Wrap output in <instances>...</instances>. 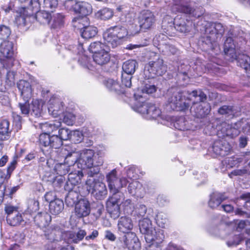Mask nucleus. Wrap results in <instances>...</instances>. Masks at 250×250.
<instances>
[{
	"mask_svg": "<svg viewBox=\"0 0 250 250\" xmlns=\"http://www.w3.org/2000/svg\"><path fill=\"white\" fill-rule=\"evenodd\" d=\"M188 99L193 101V105L190 110L195 113L198 118H202L208 115L210 112V106L207 103L204 102L206 95L201 91L194 90L188 93Z\"/></svg>",
	"mask_w": 250,
	"mask_h": 250,
	"instance_id": "nucleus-1",
	"label": "nucleus"
},
{
	"mask_svg": "<svg viewBox=\"0 0 250 250\" xmlns=\"http://www.w3.org/2000/svg\"><path fill=\"white\" fill-rule=\"evenodd\" d=\"M140 231L145 234L146 242L152 245L158 246L163 241L165 235L163 230H156L152 226L151 221L148 218H144L139 223Z\"/></svg>",
	"mask_w": 250,
	"mask_h": 250,
	"instance_id": "nucleus-2",
	"label": "nucleus"
},
{
	"mask_svg": "<svg viewBox=\"0 0 250 250\" xmlns=\"http://www.w3.org/2000/svg\"><path fill=\"white\" fill-rule=\"evenodd\" d=\"M128 31L124 27L116 26L107 29L103 34V38L109 47L115 48L128 36Z\"/></svg>",
	"mask_w": 250,
	"mask_h": 250,
	"instance_id": "nucleus-3",
	"label": "nucleus"
},
{
	"mask_svg": "<svg viewBox=\"0 0 250 250\" xmlns=\"http://www.w3.org/2000/svg\"><path fill=\"white\" fill-rule=\"evenodd\" d=\"M104 163L103 158L93 150L85 149L80 152L79 159L76 164L79 169L90 168L94 165L102 166Z\"/></svg>",
	"mask_w": 250,
	"mask_h": 250,
	"instance_id": "nucleus-4",
	"label": "nucleus"
},
{
	"mask_svg": "<svg viewBox=\"0 0 250 250\" xmlns=\"http://www.w3.org/2000/svg\"><path fill=\"white\" fill-rule=\"evenodd\" d=\"M167 66L164 60L158 57L147 63L144 69V74L147 79L154 78L158 76H162L166 73Z\"/></svg>",
	"mask_w": 250,
	"mask_h": 250,
	"instance_id": "nucleus-5",
	"label": "nucleus"
},
{
	"mask_svg": "<svg viewBox=\"0 0 250 250\" xmlns=\"http://www.w3.org/2000/svg\"><path fill=\"white\" fill-rule=\"evenodd\" d=\"M15 62V54L13 43L4 41L0 46V62L6 69L11 68Z\"/></svg>",
	"mask_w": 250,
	"mask_h": 250,
	"instance_id": "nucleus-6",
	"label": "nucleus"
},
{
	"mask_svg": "<svg viewBox=\"0 0 250 250\" xmlns=\"http://www.w3.org/2000/svg\"><path fill=\"white\" fill-rule=\"evenodd\" d=\"M142 100L137 101L133 109L137 112L142 114L146 119L150 120L156 119L161 114V110L155 105Z\"/></svg>",
	"mask_w": 250,
	"mask_h": 250,
	"instance_id": "nucleus-7",
	"label": "nucleus"
},
{
	"mask_svg": "<svg viewBox=\"0 0 250 250\" xmlns=\"http://www.w3.org/2000/svg\"><path fill=\"white\" fill-rule=\"evenodd\" d=\"M183 93L178 91H172L169 90L167 94V105L172 110H184L188 108L190 103L187 102L183 98Z\"/></svg>",
	"mask_w": 250,
	"mask_h": 250,
	"instance_id": "nucleus-8",
	"label": "nucleus"
},
{
	"mask_svg": "<svg viewBox=\"0 0 250 250\" xmlns=\"http://www.w3.org/2000/svg\"><path fill=\"white\" fill-rule=\"evenodd\" d=\"M86 188L89 192H91L99 200L103 199L107 194L105 184L99 180L88 179L86 182Z\"/></svg>",
	"mask_w": 250,
	"mask_h": 250,
	"instance_id": "nucleus-9",
	"label": "nucleus"
},
{
	"mask_svg": "<svg viewBox=\"0 0 250 250\" xmlns=\"http://www.w3.org/2000/svg\"><path fill=\"white\" fill-rule=\"evenodd\" d=\"M106 179L109 189L114 194L118 192L121 188L125 186L129 182L125 177L118 178L115 169L106 174Z\"/></svg>",
	"mask_w": 250,
	"mask_h": 250,
	"instance_id": "nucleus-10",
	"label": "nucleus"
},
{
	"mask_svg": "<svg viewBox=\"0 0 250 250\" xmlns=\"http://www.w3.org/2000/svg\"><path fill=\"white\" fill-rule=\"evenodd\" d=\"M190 0H173L174 4L171 7V10L173 12H181L186 14H192L193 16L196 17H200L203 14L202 11L199 12L193 9L188 3Z\"/></svg>",
	"mask_w": 250,
	"mask_h": 250,
	"instance_id": "nucleus-11",
	"label": "nucleus"
},
{
	"mask_svg": "<svg viewBox=\"0 0 250 250\" xmlns=\"http://www.w3.org/2000/svg\"><path fill=\"white\" fill-rule=\"evenodd\" d=\"M156 40L159 42L158 49L164 55H175L178 53V49L171 43V41L167 36L162 35L156 37Z\"/></svg>",
	"mask_w": 250,
	"mask_h": 250,
	"instance_id": "nucleus-12",
	"label": "nucleus"
},
{
	"mask_svg": "<svg viewBox=\"0 0 250 250\" xmlns=\"http://www.w3.org/2000/svg\"><path fill=\"white\" fill-rule=\"evenodd\" d=\"M39 141L40 144L45 147L49 146L55 149L59 148L62 145L61 139L56 134L50 135L42 133L40 135Z\"/></svg>",
	"mask_w": 250,
	"mask_h": 250,
	"instance_id": "nucleus-13",
	"label": "nucleus"
},
{
	"mask_svg": "<svg viewBox=\"0 0 250 250\" xmlns=\"http://www.w3.org/2000/svg\"><path fill=\"white\" fill-rule=\"evenodd\" d=\"M67 6L70 5L73 10L82 16H85L90 14L92 12V6L90 4L87 2L71 0L67 2Z\"/></svg>",
	"mask_w": 250,
	"mask_h": 250,
	"instance_id": "nucleus-14",
	"label": "nucleus"
},
{
	"mask_svg": "<svg viewBox=\"0 0 250 250\" xmlns=\"http://www.w3.org/2000/svg\"><path fill=\"white\" fill-rule=\"evenodd\" d=\"M83 176L82 169L72 171L68 175V181L64 185L65 190L74 189L75 187L81 182Z\"/></svg>",
	"mask_w": 250,
	"mask_h": 250,
	"instance_id": "nucleus-15",
	"label": "nucleus"
},
{
	"mask_svg": "<svg viewBox=\"0 0 250 250\" xmlns=\"http://www.w3.org/2000/svg\"><path fill=\"white\" fill-rule=\"evenodd\" d=\"M155 21V17L152 12L149 11H144L139 18L140 28L142 30L150 29Z\"/></svg>",
	"mask_w": 250,
	"mask_h": 250,
	"instance_id": "nucleus-16",
	"label": "nucleus"
},
{
	"mask_svg": "<svg viewBox=\"0 0 250 250\" xmlns=\"http://www.w3.org/2000/svg\"><path fill=\"white\" fill-rule=\"evenodd\" d=\"M75 211L76 215L79 218L88 215L90 212V206L88 201L84 199L78 201L75 204Z\"/></svg>",
	"mask_w": 250,
	"mask_h": 250,
	"instance_id": "nucleus-17",
	"label": "nucleus"
},
{
	"mask_svg": "<svg viewBox=\"0 0 250 250\" xmlns=\"http://www.w3.org/2000/svg\"><path fill=\"white\" fill-rule=\"evenodd\" d=\"M125 245L129 250H139L141 244L135 233L129 232L123 237Z\"/></svg>",
	"mask_w": 250,
	"mask_h": 250,
	"instance_id": "nucleus-18",
	"label": "nucleus"
},
{
	"mask_svg": "<svg viewBox=\"0 0 250 250\" xmlns=\"http://www.w3.org/2000/svg\"><path fill=\"white\" fill-rule=\"evenodd\" d=\"M49 113L54 117H57L63 110L62 103L56 97H52L48 102Z\"/></svg>",
	"mask_w": 250,
	"mask_h": 250,
	"instance_id": "nucleus-19",
	"label": "nucleus"
},
{
	"mask_svg": "<svg viewBox=\"0 0 250 250\" xmlns=\"http://www.w3.org/2000/svg\"><path fill=\"white\" fill-rule=\"evenodd\" d=\"M207 37L210 40L215 41L220 35L224 32V28L220 23H212L205 29Z\"/></svg>",
	"mask_w": 250,
	"mask_h": 250,
	"instance_id": "nucleus-20",
	"label": "nucleus"
},
{
	"mask_svg": "<svg viewBox=\"0 0 250 250\" xmlns=\"http://www.w3.org/2000/svg\"><path fill=\"white\" fill-rule=\"evenodd\" d=\"M106 209L111 217L116 219L120 215L118 199L116 197H110L106 202Z\"/></svg>",
	"mask_w": 250,
	"mask_h": 250,
	"instance_id": "nucleus-21",
	"label": "nucleus"
},
{
	"mask_svg": "<svg viewBox=\"0 0 250 250\" xmlns=\"http://www.w3.org/2000/svg\"><path fill=\"white\" fill-rule=\"evenodd\" d=\"M175 29L182 33L189 32L192 28V22L185 18L177 16L173 21Z\"/></svg>",
	"mask_w": 250,
	"mask_h": 250,
	"instance_id": "nucleus-22",
	"label": "nucleus"
},
{
	"mask_svg": "<svg viewBox=\"0 0 250 250\" xmlns=\"http://www.w3.org/2000/svg\"><path fill=\"white\" fill-rule=\"evenodd\" d=\"M18 87L21 91V95L23 100L27 101L32 95V88L30 83L25 80H20L18 83Z\"/></svg>",
	"mask_w": 250,
	"mask_h": 250,
	"instance_id": "nucleus-23",
	"label": "nucleus"
},
{
	"mask_svg": "<svg viewBox=\"0 0 250 250\" xmlns=\"http://www.w3.org/2000/svg\"><path fill=\"white\" fill-rule=\"evenodd\" d=\"M133 228V224L132 220L127 217H121L118 223V230L123 233L126 234L131 232L130 231Z\"/></svg>",
	"mask_w": 250,
	"mask_h": 250,
	"instance_id": "nucleus-24",
	"label": "nucleus"
},
{
	"mask_svg": "<svg viewBox=\"0 0 250 250\" xmlns=\"http://www.w3.org/2000/svg\"><path fill=\"white\" fill-rule=\"evenodd\" d=\"M62 122L60 121L55 120L50 123L45 122L40 125V127L43 133H47L50 135L55 131L59 130L61 126Z\"/></svg>",
	"mask_w": 250,
	"mask_h": 250,
	"instance_id": "nucleus-25",
	"label": "nucleus"
},
{
	"mask_svg": "<svg viewBox=\"0 0 250 250\" xmlns=\"http://www.w3.org/2000/svg\"><path fill=\"white\" fill-rule=\"evenodd\" d=\"M224 49L225 54L229 56L232 59L236 57L235 45L231 37H228L226 39L224 45Z\"/></svg>",
	"mask_w": 250,
	"mask_h": 250,
	"instance_id": "nucleus-26",
	"label": "nucleus"
},
{
	"mask_svg": "<svg viewBox=\"0 0 250 250\" xmlns=\"http://www.w3.org/2000/svg\"><path fill=\"white\" fill-rule=\"evenodd\" d=\"M51 220V216L46 212L39 213L34 217L35 222L41 228L48 226Z\"/></svg>",
	"mask_w": 250,
	"mask_h": 250,
	"instance_id": "nucleus-27",
	"label": "nucleus"
},
{
	"mask_svg": "<svg viewBox=\"0 0 250 250\" xmlns=\"http://www.w3.org/2000/svg\"><path fill=\"white\" fill-rule=\"evenodd\" d=\"M92 57L94 62L101 66L106 64L110 60L109 50L93 55Z\"/></svg>",
	"mask_w": 250,
	"mask_h": 250,
	"instance_id": "nucleus-28",
	"label": "nucleus"
},
{
	"mask_svg": "<svg viewBox=\"0 0 250 250\" xmlns=\"http://www.w3.org/2000/svg\"><path fill=\"white\" fill-rule=\"evenodd\" d=\"M84 230L80 229L77 232H70L67 234V240L69 243L77 244L86 236Z\"/></svg>",
	"mask_w": 250,
	"mask_h": 250,
	"instance_id": "nucleus-29",
	"label": "nucleus"
},
{
	"mask_svg": "<svg viewBox=\"0 0 250 250\" xmlns=\"http://www.w3.org/2000/svg\"><path fill=\"white\" fill-rule=\"evenodd\" d=\"M88 50L93 55H95L109 49L107 45L100 41H96L90 43Z\"/></svg>",
	"mask_w": 250,
	"mask_h": 250,
	"instance_id": "nucleus-30",
	"label": "nucleus"
},
{
	"mask_svg": "<svg viewBox=\"0 0 250 250\" xmlns=\"http://www.w3.org/2000/svg\"><path fill=\"white\" fill-rule=\"evenodd\" d=\"M21 11L20 15L16 18V22L19 25L25 26L28 21L34 19V16L28 15L25 8H22Z\"/></svg>",
	"mask_w": 250,
	"mask_h": 250,
	"instance_id": "nucleus-31",
	"label": "nucleus"
},
{
	"mask_svg": "<svg viewBox=\"0 0 250 250\" xmlns=\"http://www.w3.org/2000/svg\"><path fill=\"white\" fill-rule=\"evenodd\" d=\"M80 152L72 151L69 153L65 158L64 162L67 164L72 169L77 167L76 164L79 159Z\"/></svg>",
	"mask_w": 250,
	"mask_h": 250,
	"instance_id": "nucleus-32",
	"label": "nucleus"
},
{
	"mask_svg": "<svg viewBox=\"0 0 250 250\" xmlns=\"http://www.w3.org/2000/svg\"><path fill=\"white\" fill-rule=\"evenodd\" d=\"M61 233L60 228L57 226H52L44 230L46 237L50 241H54L57 239V236Z\"/></svg>",
	"mask_w": 250,
	"mask_h": 250,
	"instance_id": "nucleus-33",
	"label": "nucleus"
},
{
	"mask_svg": "<svg viewBox=\"0 0 250 250\" xmlns=\"http://www.w3.org/2000/svg\"><path fill=\"white\" fill-rule=\"evenodd\" d=\"M63 201L59 199H56L53 201H50L49 209L50 212L54 215L59 214L63 208Z\"/></svg>",
	"mask_w": 250,
	"mask_h": 250,
	"instance_id": "nucleus-34",
	"label": "nucleus"
},
{
	"mask_svg": "<svg viewBox=\"0 0 250 250\" xmlns=\"http://www.w3.org/2000/svg\"><path fill=\"white\" fill-rule=\"evenodd\" d=\"M138 67V63L134 60H129L125 61L123 64V70L127 75L133 74L136 68Z\"/></svg>",
	"mask_w": 250,
	"mask_h": 250,
	"instance_id": "nucleus-35",
	"label": "nucleus"
},
{
	"mask_svg": "<svg viewBox=\"0 0 250 250\" xmlns=\"http://www.w3.org/2000/svg\"><path fill=\"white\" fill-rule=\"evenodd\" d=\"M132 187H135V189L131 188V194L133 196H135L137 197L142 198L144 196L145 193V190L143 188L142 185L138 181H133Z\"/></svg>",
	"mask_w": 250,
	"mask_h": 250,
	"instance_id": "nucleus-36",
	"label": "nucleus"
},
{
	"mask_svg": "<svg viewBox=\"0 0 250 250\" xmlns=\"http://www.w3.org/2000/svg\"><path fill=\"white\" fill-rule=\"evenodd\" d=\"M113 15V10L109 8H104L96 13L97 18L104 21L110 19Z\"/></svg>",
	"mask_w": 250,
	"mask_h": 250,
	"instance_id": "nucleus-37",
	"label": "nucleus"
},
{
	"mask_svg": "<svg viewBox=\"0 0 250 250\" xmlns=\"http://www.w3.org/2000/svg\"><path fill=\"white\" fill-rule=\"evenodd\" d=\"M81 33L83 38L88 39L95 36L97 33V29L95 26H87L83 27Z\"/></svg>",
	"mask_w": 250,
	"mask_h": 250,
	"instance_id": "nucleus-38",
	"label": "nucleus"
},
{
	"mask_svg": "<svg viewBox=\"0 0 250 250\" xmlns=\"http://www.w3.org/2000/svg\"><path fill=\"white\" fill-rule=\"evenodd\" d=\"M7 222L11 226H17L21 224L23 220L21 214L16 213L15 214L7 215Z\"/></svg>",
	"mask_w": 250,
	"mask_h": 250,
	"instance_id": "nucleus-39",
	"label": "nucleus"
},
{
	"mask_svg": "<svg viewBox=\"0 0 250 250\" xmlns=\"http://www.w3.org/2000/svg\"><path fill=\"white\" fill-rule=\"evenodd\" d=\"M238 65L245 70L250 66V57L244 54H239L237 58Z\"/></svg>",
	"mask_w": 250,
	"mask_h": 250,
	"instance_id": "nucleus-40",
	"label": "nucleus"
},
{
	"mask_svg": "<svg viewBox=\"0 0 250 250\" xmlns=\"http://www.w3.org/2000/svg\"><path fill=\"white\" fill-rule=\"evenodd\" d=\"M9 123L6 120H3L0 122V138L6 140L9 136Z\"/></svg>",
	"mask_w": 250,
	"mask_h": 250,
	"instance_id": "nucleus-41",
	"label": "nucleus"
},
{
	"mask_svg": "<svg viewBox=\"0 0 250 250\" xmlns=\"http://www.w3.org/2000/svg\"><path fill=\"white\" fill-rule=\"evenodd\" d=\"M68 193L65 198V202L68 206H73L78 202L79 193L74 189L66 190Z\"/></svg>",
	"mask_w": 250,
	"mask_h": 250,
	"instance_id": "nucleus-42",
	"label": "nucleus"
},
{
	"mask_svg": "<svg viewBox=\"0 0 250 250\" xmlns=\"http://www.w3.org/2000/svg\"><path fill=\"white\" fill-rule=\"evenodd\" d=\"M221 129V131L224 134V136H230L233 137L238 135L239 131L235 128L228 124H223Z\"/></svg>",
	"mask_w": 250,
	"mask_h": 250,
	"instance_id": "nucleus-43",
	"label": "nucleus"
},
{
	"mask_svg": "<svg viewBox=\"0 0 250 250\" xmlns=\"http://www.w3.org/2000/svg\"><path fill=\"white\" fill-rule=\"evenodd\" d=\"M35 18L41 23L45 24L49 23L51 16L48 12L42 11L37 12Z\"/></svg>",
	"mask_w": 250,
	"mask_h": 250,
	"instance_id": "nucleus-44",
	"label": "nucleus"
},
{
	"mask_svg": "<svg viewBox=\"0 0 250 250\" xmlns=\"http://www.w3.org/2000/svg\"><path fill=\"white\" fill-rule=\"evenodd\" d=\"M42 110V103L38 100L33 101L32 104L31 114L35 116L39 117L41 115Z\"/></svg>",
	"mask_w": 250,
	"mask_h": 250,
	"instance_id": "nucleus-45",
	"label": "nucleus"
},
{
	"mask_svg": "<svg viewBox=\"0 0 250 250\" xmlns=\"http://www.w3.org/2000/svg\"><path fill=\"white\" fill-rule=\"evenodd\" d=\"M72 168L67 164L64 162V163L57 164L55 166V170L57 173L60 176L65 175Z\"/></svg>",
	"mask_w": 250,
	"mask_h": 250,
	"instance_id": "nucleus-46",
	"label": "nucleus"
},
{
	"mask_svg": "<svg viewBox=\"0 0 250 250\" xmlns=\"http://www.w3.org/2000/svg\"><path fill=\"white\" fill-rule=\"evenodd\" d=\"M156 222L162 228H165L168 224V219L166 214L163 213H159L156 215Z\"/></svg>",
	"mask_w": 250,
	"mask_h": 250,
	"instance_id": "nucleus-47",
	"label": "nucleus"
},
{
	"mask_svg": "<svg viewBox=\"0 0 250 250\" xmlns=\"http://www.w3.org/2000/svg\"><path fill=\"white\" fill-rule=\"evenodd\" d=\"M71 130L65 127L59 128L58 130V136L59 138L61 139L62 143L63 144V141H66L70 138Z\"/></svg>",
	"mask_w": 250,
	"mask_h": 250,
	"instance_id": "nucleus-48",
	"label": "nucleus"
},
{
	"mask_svg": "<svg viewBox=\"0 0 250 250\" xmlns=\"http://www.w3.org/2000/svg\"><path fill=\"white\" fill-rule=\"evenodd\" d=\"M104 84L110 90L117 91L120 90V86L118 83L112 79H107L105 81Z\"/></svg>",
	"mask_w": 250,
	"mask_h": 250,
	"instance_id": "nucleus-49",
	"label": "nucleus"
},
{
	"mask_svg": "<svg viewBox=\"0 0 250 250\" xmlns=\"http://www.w3.org/2000/svg\"><path fill=\"white\" fill-rule=\"evenodd\" d=\"M83 139V135L82 132L79 130L71 131L70 138L69 139L75 143H79L81 142Z\"/></svg>",
	"mask_w": 250,
	"mask_h": 250,
	"instance_id": "nucleus-50",
	"label": "nucleus"
},
{
	"mask_svg": "<svg viewBox=\"0 0 250 250\" xmlns=\"http://www.w3.org/2000/svg\"><path fill=\"white\" fill-rule=\"evenodd\" d=\"M222 201L219 195L213 194L211 196L208 205L210 208H215L221 204Z\"/></svg>",
	"mask_w": 250,
	"mask_h": 250,
	"instance_id": "nucleus-51",
	"label": "nucleus"
},
{
	"mask_svg": "<svg viewBox=\"0 0 250 250\" xmlns=\"http://www.w3.org/2000/svg\"><path fill=\"white\" fill-rule=\"evenodd\" d=\"M5 173L0 171V203L2 202L6 190L5 187H1L5 181Z\"/></svg>",
	"mask_w": 250,
	"mask_h": 250,
	"instance_id": "nucleus-52",
	"label": "nucleus"
},
{
	"mask_svg": "<svg viewBox=\"0 0 250 250\" xmlns=\"http://www.w3.org/2000/svg\"><path fill=\"white\" fill-rule=\"evenodd\" d=\"M75 121V116L72 113H66L64 115L63 122L68 125H72Z\"/></svg>",
	"mask_w": 250,
	"mask_h": 250,
	"instance_id": "nucleus-53",
	"label": "nucleus"
},
{
	"mask_svg": "<svg viewBox=\"0 0 250 250\" xmlns=\"http://www.w3.org/2000/svg\"><path fill=\"white\" fill-rule=\"evenodd\" d=\"M15 72L13 71H9L7 72L5 78V83L8 86H11L15 84Z\"/></svg>",
	"mask_w": 250,
	"mask_h": 250,
	"instance_id": "nucleus-54",
	"label": "nucleus"
},
{
	"mask_svg": "<svg viewBox=\"0 0 250 250\" xmlns=\"http://www.w3.org/2000/svg\"><path fill=\"white\" fill-rule=\"evenodd\" d=\"M218 112L221 114H227L228 116H233L235 113L232 107L226 105L220 107L218 110Z\"/></svg>",
	"mask_w": 250,
	"mask_h": 250,
	"instance_id": "nucleus-55",
	"label": "nucleus"
},
{
	"mask_svg": "<svg viewBox=\"0 0 250 250\" xmlns=\"http://www.w3.org/2000/svg\"><path fill=\"white\" fill-rule=\"evenodd\" d=\"M23 103H19V107L22 114L27 115L30 111L29 104V100L27 101L23 100Z\"/></svg>",
	"mask_w": 250,
	"mask_h": 250,
	"instance_id": "nucleus-56",
	"label": "nucleus"
},
{
	"mask_svg": "<svg viewBox=\"0 0 250 250\" xmlns=\"http://www.w3.org/2000/svg\"><path fill=\"white\" fill-rule=\"evenodd\" d=\"M141 90L143 93L146 94H151L155 92L156 90L155 86L153 84H150L145 82V85L142 87Z\"/></svg>",
	"mask_w": 250,
	"mask_h": 250,
	"instance_id": "nucleus-57",
	"label": "nucleus"
},
{
	"mask_svg": "<svg viewBox=\"0 0 250 250\" xmlns=\"http://www.w3.org/2000/svg\"><path fill=\"white\" fill-rule=\"evenodd\" d=\"M53 24L57 27L61 25L63 22L64 16L61 14L58 13L53 16Z\"/></svg>",
	"mask_w": 250,
	"mask_h": 250,
	"instance_id": "nucleus-58",
	"label": "nucleus"
},
{
	"mask_svg": "<svg viewBox=\"0 0 250 250\" xmlns=\"http://www.w3.org/2000/svg\"><path fill=\"white\" fill-rule=\"evenodd\" d=\"M47 250H74V247L67 246L66 247H60L55 243H51Z\"/></svg>",
	"mask_w": 250,
	"mask_h": 250,
	"instance_id": "nucleus-59",
	"label": "nucleus"
},
{
	"mask_svg": "<svg viewBox=\"0 0 250 250\" xmlns=\"http://www.w3.org/2000/svg\"><path fill=\"white\" fill-rule=\"evenodd\" d=\"M39 203L38 201L31 200L29 202L28 209L30 212L36 211L39 209Z\"/></svg>",
	"mask_w": 250,
	"mask_h": 250,
	"instance_id": "nucleus-60",
	"label": "nucleus"
},
{
	"mask_svg": "<svg viewBox=\"0 0 250 250\" xmlns=\"http://www.w3.org/2000/svg\"><path fill=\"white\" fill-rule=\"evenodd\" d=\"M44 6L47 9L55 8L58 5V0H44Z\"/></svg>",
	"mask_w": 250,
	"mask_h": 250,
	"instance_id": "nucleus-61",
	"label": "nucleus"
},
{
	"mask_svg": "<svg viewBox=\"0 0 250 250\" xmlns=\"http://www.w3.org/2000/svg\"><path fill=\"white\" fill-rule=\"evenodd\" d=\"M10 34L9 28L4 25L0 26V38L4 39L7 38Z\"/></svg>",
	"mask_w": 250,
	"mask_h": 250,
	"instance_id": "nucleus-62",
	"label": "nucleus"
},
{
	"mask_svg": "<svg viewBox=\"0 0 250 250\" xmlns=\"http://www.w3.org/2000/svg\"><path fill=\"white\" fill-rule=\"evenodd\" d=\"M123 206L124 207V209L126 211L127 213L131 212L134 208V204L130 199L126 200L123 203Z\"/></svg>",
	"mask_w": 250,
	"mask_h": 250,
	"instance_id": "nucleus-63",
	"label": "nucleus"
},
{
	"mask_svg": "<svg viewBox=\"0 0 250 250\" xmlns=\"http://www.w3.org/2000/svg\"><path fill=\"white\" fill-rule=\"evenodd\" d=\"M99 166H96L95 165H94L92 167L88 168L89 169V170L87 172L88 176L92 177L95 175L98 174L100 172V168L99 167Z\"/></svg>",
	"mask_w": 250,
	"mask_h": 250,
	"instance_id": "nucleus-64",
	"label": "nucleus"
}]
</instances>
